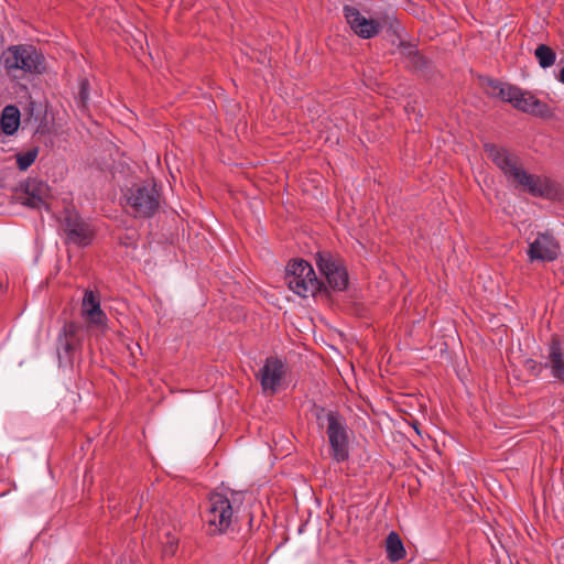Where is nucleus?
<instances>
[{"instance_id":"nucleus-1","label":"nucleus","mask_w":564,"mask_h":564,"mask_svg":"<svg viewBox=\"0 0 564 564\" xmlns=\"http://www.w3.org/2000/svg\"><path fill=\"white\" fill-rule=\"evenodd\" d=\"M245 501L242 491L228 490L210 494L204 519L210 534H225L235 530Z\"/></svg>"},{"instance_id":"nucleus-2","label":"nucleus","mask_w":564,"mask_h":564,"mask_svg":"<svg viewBox=\"0 0 564 564\" xmlns=\"http://www.w3.org/2000/svg\"><path fill=\"white\" fill-rule=\"evenodd\" d=\"M488 86L492 89L495 96L505 102L511 104L513 108L522 112L539 117L550 115L549 106L529 91L499 80H489Z\"/></svg>"},{"instance_id":"nucleus-3","label":"nucleus","mask_w":564,"mask_h":564,"mask_svg":"<svg viewBox=\"0 0 564 564\" xmlns=\"http://www.w3.org/2000/svg\"><path fill=\"white\" fill-rule=\"evenodd\" d=\"M2 62L9 73L42 74L46 69L44 56L32 45L10 46L3 52Z\"/></svg>"},{"instance_id":"nucleus-4","label":"nucleus","mask_w":564,"mask_h":564,"mask_svg":"<svg viewBox=\"0 0 564 564\" xmlns=\"http://www.w3.org/2000/svg\"><path fill=\"white\" fill-rule=\"evenodd\" d=\"M285 282L289 289L302 297L315 295L322 289L313 267L305 260H293L285 269Z\"/></svg>"},{"instance_id":"nucleus-5","label":"nucleus","mask_w":564,"mask_h":564,"mask_svg":"<svg viewBox=\"0 0 564 564\" xmlns=\"http://www.w3.org/2000/svg\"><path fill=\"white\" fill-rule=\"evenodd\" d=\"M124 197L137 217H151L160 207L159 193L152 184H135L127 191Z\"/></svg>"},{"instance_id":"nucleus-6","label":"nucleus","mask_w":564,"mask_h":564,"mask_svg":"<svg viewBox=\"0 0 564 564\" xmlns=\"http://www.w3.org/2000/svg\"><path fill=\"white\" fill-rule=\"evenodd\" d=\"M327 437L332 449V457L340 463L349 457V434L346 420L337 412L326 414Z\"/></svg>"},{"instance_id":"nucleus-7","label":"nucleus","mask_w":564,"mask_h":564,"mask_svg":"<svg viewBox=\"0 0 564 564\" xmlns=\"http://www.w3.org/2000/svg\"><path fill=\"white\" fill-rule=\"evenodd\" d=\"M285 375V362L278 357H268L257 377L264 393L275 394L284 381Z\"/></svg>"},{"instance_id":"nucleus-8","label":"nucleus","mask_w":564,"mask_h":564,"mask_svg":"<svg viewBox=\"0 0 564 564\" xmlns=\"http://www.w3.org/2000/svg\"><path fill=\"white\" fill-rule=\"evenodd\" d=\"M561 253L558 241L549 232H539L529 241L527 254L531 262H552Z\"/></svg>"},{"instance_id":"nucleus-9","label":"nucleus","mask_w":564,"mask_h":564,"mask_svg":"<svg viewBox=\"0 0 564 564\" xmlns=\"http://www.w3.org/2000/svg\"><path fill=\"white\" fill-rule=\"evenodd\" d=\"M63 227L68 242L78 246H87L93 241L94 231L90 225L75 210L65 209Z\"/></svg>"},{"instance_id":"nucleus-10","label":"nucleus","mask_w":564,"mask_h":564,"mask_svg":"<svg viewBox=\"0 0 564 564\" xmlns=\"http://www.w3.org/2000/svg\"><path fill=\"white\" fill-rule=\"evenodd\" d=\"M321 273L325 276L328 286L334 291H344L348 285V273L341 263L329 253H317L316 260Z\"/></svg>"},{"instance_id":"nucleus-11","label":"nucleus","mask_w":564,"mask_h":564,"mask_svg":"<svg viewBox=\"0 0 564 564\" xmlns=\"http://www.w3.org/2000/svg\"><path fill=\"white\" fill-rule=\"evenodd\" d=\"M485 150L489 159L501 170L505 176L509 181L514 182L517 175L523 170L518 155L496 144H486Z\"/></svg>"},{"instance_id":"nucleus-12","label":"nucleus","mask_w":564,"mask_h":564,"mask_svg":"<svg viewBox=\"0 0 564 564\" xmlns=\"http://www.w3.org/2000/svg\"><path fill=\"white\" fill-rule=\"evenodd\" d=\"M344 17L350 29L361 39H371L379 33V23L373 19L366 18L357 8L345 6Z\"/></svg>"},{"instance_id":"nucleus-13","label":"nucleus","mask_w":564,"mask_h":564,"mask_svg":"<svg viewBox=\"0 0 564 564\" xmlns=\"http://www.w3.org/2000/svg\"><path fill=\"white\" fill-rule=\"evenodd\" d=\"M514 183L533 196L550 197L553 194V186L549 178L529 174L524 170L517 175Z\"/></svg>"},{"instance_id":"nucleus-14","label":"nucleus","mask_w":564,"mask_h":564,"mask_svg":"<svg viewBox=\"0 0 564 564\" xmlns=\"http://www.w3.org/2000/svg\"><path fill=\"white\" fill-rule=\"evenodd\" d=\"M545 366L550 368L554 379L564 381V345L557 336H553L549 345L547 362Z\"/></svg>"},{"instance_id":"nucleus-15","label":"nucleus","mask_w":564,"mask_h":564,"mask_svg":"<svg viewBox=\"0 0 564 564\" xmlns=\"http://www.w3.org/2000/svg\"><path fill=\"white\" fill-rule=\"evenodd\" d=\"M83 316L95 325H105L106 314L100 307L99 295L94 291H86L82 304Z\"/></svg>"},{"instance_id":"nucleus-16","label":"nucleus","mask_w":564,"mask_h":564,"mask_svg":"<svg viewBox=\"0 0 564 564\" xmlns=\"http://www.w3.org/2000/svg\"><path fill=\"white\" fill-rule=\"evenodd\" d=\"M76 325L73 323H69L63 327L62 333L58 335V351H59V359L67 358L69 362H73L72 354L75 349V333H76Z\"/></svg>"},{"instance_id":"nucleus-17","label":"nucleus","mask_w":564,"mask_h":564,"mask_svg":"<svg viewBox=\"0 0 564 564\" xmlns=\"http://www.w3.org/2000/svg\"><path fill=\"white\" fill-rule=\"evenodd\" d=\"M0 126L7 135H12L18 130L20 126V110L17 106L9 105L3 108Z\"/></svg>"},{"instance_id":"nucleus-18","label":"nucleus","mask_w":564,"mask_h":564,"mask_svg":"<svg viewBox=\"0 0 564 564\" xmlns=\"http://www.w3.org/2000/svg\"><path fill=\"white\" fill-rule=\"evenodd\" d=\"M387 557L391 562H398L405 556V550L401 538L397 532H390L386 539Z\"/></svg>"},{"instance_id":"nucleus-19","label":"nucleus","mask_w":564,"mask_h":564,"mask_svg":"<svg viewBox=\"0 0 564 564\" xmlns=\"http://www.w3.org/2000/svg\"><path fill=\"white\" fill-rule=\"evenodd\" d=\"M45 192L46 186L42 183L29 184L26 187V197L23 204L32 208H41L45 205Z\"/></svg>"},{"instance_id":"nucleus-20","label":"nucleus","mask_w":564,"mask_h":564,"mask_svg":"<svg viewBox=\"0 0 564 564\" xmlns=\"http://www.w3.org/2000/svg\"><path fill=\"white\" fill-rule=\"evenodd\" d=\"M534 56L538 59L540 67H542V68L551 67L555 63V59H556L555 52L553 51V48H551L546 44L538 45L534 51Z\"/></svg>"},{"instance_id":"nucleus-21","label":"nucleus","mask_w":564,"mask_h":564,"mask_svg":"<svg viewBox=\"0 0 564 564\" xmlns=\"http://www.w3.org/2000/svg\"><path fill=\"white\" fill-rule=\"evenodd\" d=\"M37 156V150L32 149L24 153L17 154V164L19 170L25 171L28 170L36 160Z\"/></svg>"},{"instance_id":"nucleus-22","label":"nucleus","mask_w":564,"mask_h":564,"mask_svg":"<svg viewBox=\"0 0 564 564\" xmlns=\"http://www.w3.org/2000/svg\"><path fill=\"white\" fill-rule=\"evenodd\" d=\"M87 80H83L80 84L79 98L83 104H85L88 99V90H87Z\"/></svg>"},{"instance_id":"nucleus-23","label":"nucleus","mask_w":564,"mask_h":564,"mask_svg":"<svg viewBox=\"0 0 564 564\" xmlns=\"http://www.w3.org/2000/svg\"><path fill=\"white\" fill-rule=\"evenodd\" d=\"M558 80L564 84V66L560 70Z\"/></svg>"},{"instance_id":"nucleus-24","label":"nucleus","mask_w":564,"mask_h":564,"mask_svg":"<svg viewBox=\"0 0 564 564\" xmlns=\"http://www.w3.org/2000/svg\"><path fill=\"white\" fill-rule=\"evenodd\" d=\"M165 552L173 554L174 553L173 544H171L170 549H166Z\"/></svg>"},{"instance_id":"nucleus-25","label":"nucleus","mask_w":564,"mask_h":564,"mask_svg":"<svg viewBox=\"0 0 564 564\" xmlns=\"http://www.w3.org/2000/svg\"><path fill=\"white\" fill-rule=\"evenodd\" d=\"M413 427H414L415 432H416L417 434H420V431H419V429H417V425H416V424H414V425H413Z\"/></svg>"},{"instance_id":"nucleus-26","label":"nucleus","mask_w":564,"mask_h":564,"mask_svg":"<svg viewBox=\"0 0 564 564\" xmlns=\"http://www.w3.org/2000/svg\"><path fill=\"white\" fill-rule=\"evenodd\" d=\"M0 290H2V284L0 283Z\"/></svg>"}]
</instances>
